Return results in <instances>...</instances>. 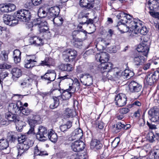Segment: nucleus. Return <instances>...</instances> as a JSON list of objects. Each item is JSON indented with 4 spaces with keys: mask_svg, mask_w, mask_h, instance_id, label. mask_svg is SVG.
<instances>
[{
    "mask_svg": "<svg viewBox=\"0 0 159 159\" xmlns=\"http://www.w3.org/2000/svg\"><path fill=\"white\" fill-rule=\"evenodd\" d=\"M96 60L99 61L100 63L98 65V68H101L103 70L104 68H107L108 69H111L113 66V64L110 62H107L108 61L109 57L108 54L105 52H102L97 53L95 56Z\"/></svg>",
    "mask_w": 159,
    "mask_h": 159,
    "instance_id": "obj_1",
    "label": "nucleus"
},
{
    "mask_svg": "<svg viewBox=\"0 0 159 159\" xmlns=\"http://www.w3.org/2000/svg\"><path fill=\"white\" fill-rule=\"evenodd\" d=\"M19 143L18 145V155L21 156L25 152L33 143L32 141L25 139V136L21 135L17 138Z\"/></svg>",
    "mask_w": 159,
    "mask_h": 159,
    "instance_id": "obj_2",
    "label": "nucleus"
},
{
    "mask_svg": "<svg viewBox=\"0 0 159 159\" xmlns=\"http://www.w3.org/2000/svg\"><path fill=\"white\" fill-rule=\"evenodd\" d=\"M77 55V51L72 48H69L63 52L64 60L66 62H71L75 58Z\"/></svg>",
    "mask_w": 159,
    "mask_h": 159,
    "instance_id": "obj_3",
    "label": "nucleus"
},
{
    "mask_svg": "<svg viewBox=\"0 0 159 159\" xmlns=\"http://www.w3.org/2000/svg\"><path fill=\"white\" fill-rule=\"evenodd\" d=\"M14 15L16 19H18L20 21L25 22L28 21L31 17L30 11L25 9L18 10Z\"/></svg>",
    "mask_w": 159,
    "mask_h": 159,
    "instance_id": "obj_4",
    "label": "nucleus"
},
{
    "mask_svg": "<svg viewBox=\"0 0 159 159\" xmlns=\"http://www.w3.org/2000/svg\"><path fill=\"white\" fill-rule=\"evenodd\" d=\"M48 134L47 128L42 125L39 126L36 135L37 139L40 141H44L47 139Z\"/></svg>",
    "mask_w": 159,
    "mask_h": 159,
    "instance_id": "obj_5",
    "label": "nucleus"
},
{
    "mask_svg": "<svg viewBox=\"0 0 159 159\" xmlns=\"http://www.w3.org/2000/svg\"><path fill=\"white\" fill-rule=\"evenodd\" d=\"M159 109L156 107L150 109L148 111L149 117L152 122H156L159 124Z\"/></svg>",
    "mask_w": 159,
    "mask_h": 159,
    "instance_id": "obj_6",
    "label": "nucleus"
},
{
    "mask_svg": "<svg viewBox=\"0 0 159 159\" xmlns=\"http://www.w3.org/2000/svg\"><path fill=\"white\" fill-rule=\"evenodd\" d=\"M131 21H134V23L132 24L131 23H129V26L130 30V33H131L133 35L134 34H137L139 32V29L140 26H141L142 24L140 20H133Z\"/></svg>",
    "mask_w": 159,
    "mask_h": 159,
    "instance_id": "obj_7",
    "label": "nucleus"
},
{
    "mask_svg": "<svg viewBox=\"0 0 159 159\" xmlns=\"http://www.w3.org/2000/svg\"><path fill=\"white\" fill-rule=\"evenodd\" d=\"M129 90L131 93H138L139 94L138 97L140 95L139 93L141 90L142 86L141 85L134 81H131L129 84Z\"/></svg>",
    "mask_w": 159,
    "mask_h": 159,
    "instance_id": "obj_8",
    "label": "nucleus"
},
{
    "mask_svg": "<svg viewBox=\"0 0 159 159\" xmlns=\"http://www.w3.org/2000/svg\"><path fill=\"white\" fill-rule=\"evenodd\" d=\"M3 22L6 25L11 26L16 25L18 22V20L13 16L6 15L3 17Z\"/></svg>",
    "mask_w": 159,
    "mask_h": 159,
    "instance_id": "obj_9",
    "label": "nucleus"
},
{
    "mask_svg": "<svg viewBox=\"0 0 159 159\" xmlns=\"http://www.w3.org/2000/svg\"><path fill=\"white\" fill-rule=\"evenodd\" d=\"M127 98L126 95L123 93H119L115 98V103L119 107L125 105L126 103Z\"/></svg>",
    "mask_w": 159,
    "mask_h": 159,
    "instance_id": "obj_10",
    "label": "nucleus"
},
{
    "mask_svg": "<svg viewBox=\"0 0 159 159\" xmlns=\"http://www.w3.org/2000/svg\"><path fill=\"white\" fill-rule=\"evenodd\" d=\"M85 147L84 142L80 140H76L72 143L71 149L75 152H79L82 150Z\"/></svg>",
    "mask_w": 159,
    "mask_h": 159,
    "instance_id": "obj_11",
    "label": "nucleus"
},
{
    "mask_svg": "<svg viewBox=\"0 0 159 159\" xmlns=\"http://www.w3.org/2000/svg\"><path fill=\"white\" fill-rule=\"evenodd\" d=\"M81 82L86 86H89L93 84L92 76L88 73H85L82 75Z\"/></svg>",
    "mask_w": 159,
    "mask_h": 159,
    "instance_id": "obj_12",
    "label": "nucleus"
},
{
    "mask_svg": "<svg viewBox=\"0 0 159 159\" xmlns=\"http://www.w3.org/2000/svg\"><path fill=\"white\" fill-rule=\"evenodd\" d=\"M72 85H70V89H66L69 91H71V92H69L68 93L70 94L69 97L70 98L71 96L72 93H74L75 91H77L80 88V84L77 79H75L73 81Z\"/></svg>",
    "mask_w": 159,
    "mask_h": 159,
    "instance_id": "obj_13",
    "label": "nucleus"
},
{
    "mask_svg": "<svg viewBox=\"0 0 159 159\" xmlns=\"http://www.w3.org/2000/svg\"><path fill=\"white\" fill-rule=\"evenodd\" d=\"M133 62L134 64L137 66H139L142 65L145 61V58L143 56L139 53L134 54L133 56Z\"/></svg>",
    "mask_w": 159,
    "mask_h": 159,
    "instance_id": "obj_14",
    "label": "nucleus"
},
{
    "mask_svg": "<svg viewBox=\"0 0 159 159\" xmlns=\"http://www.w3.org/2000/svg\"><path fill=\"white\" fill-rule=\"evenodd\" d=\"M56 73L53 70H48L43 76H41V78L51 81H53L56 78Z\"/></svg>",
    "mask_w": 159,
    "mask_h": 159,
    "instance_id": "obj_15",
    "label": "nucleus"
},
{
    "mask_svg": "<svg viewBox=\"0 0 159 159\" xmlns=\"http://www.w3.org/2000/svg\"><path fill=\"white\" fill-rule=\"evenodd\" d=\"M22 103L20 101H18L16 103H11L9 105L8 109L11 112L16 113L20 110V106H19V105L22 106Z\"/></svg>",
    "mask_w": 159,
    "mask_h": 159,
    "instance_id": "obj_16",
    "label": "nucleus"
},
{
    "mask_svg": "<svg viewBox=\"0 0 159 159\" xmlns=\"http://www.w3.org/2000/svg\"><path fill=\"white\" fill-rule=\"evenodd\" d=\"M137 50L139 52L142 53L144 56H147L149 51V46L144 43L140 44L138 46Z\"/></svg>",
    "mask_w": 159,
    "mask_h": 159,
    "instance_id": "obj_17",
    "label": "nucleus"
},
{
    "mask_svg": "<svg viewBox=\"0 0 159 159\" xmlns=\"http://www.w3.org/2000/svg\"><path fill=\"white\" fill-rule=\"evenodd\" d=\"M159 6V3L156 0H149L148 4L146 5L145 9H148L149 11H154V8H156Z\"/></svg>",
    "mask_w": 159,
    "mask_h": 159,
    "instance_id": "obj_18",
    "label": "nucleus"
},
{
    "mask_svg": "<svg viewBox=\"0 0 159 159\" xmlns=\"http://www.w3.org/2000/svg\"><path fill=\"white\" fill-rule=\"evenodd\" d=\"M30 56L27 55L24 60V67L27 68H30L34 67L35 65V62L37 61L34 59L29 58Z\"/></svg>",
    "mask_w": 159,
    "mask_h": 159,
    "instance_id": "obj_19",
    "label": "nucleus"
},
{
    "mask_svg": "<svg viewBox=\"0 0 159 159\" xmlns=\"http://www.w3.org/2000/svg\"><path fill=\"white\" fill-rule=\"evenodd\" d=\"M60 10L58 7H52L48 10V16L53 18L57 16L60 12Z\"/></svg>",
    "mask_w": 159,
    "mask_h": 159,
    "instance_id": "obj_20",
    "label": "nucleus"
},
{
    "mask_svg": "<svg viewBox=\"0 0 159 159\" xmlns=\"http://www.w3.org/2000/svg\"><path fill=\"white\" fill-rule=\"evenodd\" d=\"M94 0H80V5L81 7L90 9L93 7V3Z\"/></svg>",
    "mask_w": 159,
    "mask_h": 159,
    "instance_id": "obj_21",
    "label": "nucleus"
},
{
    "mask_svg": "<svg viewBox=\"0 0 159 159\" xmlns=\"http://www.w3.org/2000/svg\"><path fill=\"white\" fill-rule=\"evenodd\" d=\"M30 41L31 44L35 45H40L43 44V39L36 36L31 37Z\"/></svg>",
    "mask_w": 159,
    "mask_h": 159,
    "instance_id": "obj_22",
    "label": "nucleus"
},
{
    "mask_svg": "<svg viewBox=\"0 0 159 159\" xmlns=\"http://www.w3.org/2000/svg\"><path fill=\"white\" fill-rule=\"evenodd\" d=\"M120 77L122 76L124 78L129 79L133 76L134 74L133 71L128 70H125L123 71H120L119 73Z\"/></svg>",
    "mask_w": 159,
    "mask_h": 159,
    "instance_id": "obj_23",
    "label": "nucleus"
},
{
    "mask_svg": "<svg viewBox=\"0 0 159 159\" xmlns=\"http://www.w3.org/2000/svg\"><path fill=\"white\" fill-rule=\"evenodd\" d=\"M102 144L100 143V141L96 139H94L91 141L90 143V148L91 149L95 148L97 149H100L102 147Z\"/></svg>",
    "mask_w": 159,
    "mask_h": 159,
    "instance_id": "obj_24",
    "label": "nucleus"
},
{
    "mask_svg": "<svg viewBox=\"0 0 159 159\" xmlns=\"http://www.w3.org/2000/svg\"><path fill=\"white\" fill-rule=\"evenodd\" d=\"M11 113V112H7L5 114V117L8 121H12L14 122L18 121V117L16 115Z\"/></svg>",
    "mask_w": 159,
    "mask_h": 159,
    "instance_id": "obj_25",
    "label": "nucleus"
},
{
    "mask_svg": "<svg viewBox=\"0 0 159 159\" xmlns=\"http://www.w3.org/2000/svg\"><path fill=\"white\" fill-rule=\"evenodd\" d=\"M59 69L62 70L67 71H71L73 68L72 65L70 64H61L58 66Z\"/></svg>",
    "mask_w": 159,
    "mask_h": 159,
    "instance_id": "obj_26",
    "label": "nucleus"
},
{
    "mask_svg": "<svg viewBox=\"0 0 159 159\" xmlns=\"http://www.w3.org/2000/svg\"><path fill=\"white\" fill-rule=\"evenodd\" d=\"M17 134L15 132H10L7 134V140L9 142H14L17 139Z\"/></svg>",
    "mask_w": 159,
    "mask_h": 159,
    "instance_id": "obj_27",
    "label": "nucleus"
},
{
    "mask_svg": "<svg viewBox=\"0 0 159 159\" xmlns=\"http://www.w3.org/2000/svg\"><path fill=\"white\" fill-rule=\"evenodd\" d=\"M118 17H123L125 19L126 21V23L128 24L129 23H131L132 24L134 23V21H131L133 19V17L129 14H127L123 12H121L120 16H118Z\"/></svg>",
    "mask_w": 159,
    "mask_h": 159,
    "instance_id": "obj_28",
    "label": "nucleus"
},
{
    "mask_svg": "<svg viewBox=\"0 0 159 159\" xmlns=\"http://www.w3.org/2000/svg\"><path fill=\"white\" fill-rule=\"evenodd\" d=\"M116 27L121 33H125L128 32L130 33V29L129 26H127L125 24H117Z\"/></svg>",
    "mask_w": 159,
    "mask_h": 159,
    "instance_id": "obj_29",
    "label": "nucleus"
},
{
    "mask_svg": "<svg viewBox=\"0 0 159 159\" xmlns=\"http://www.w3.org/2000/svg\"><path fill=\"white\" fill-rule=\"evenodd\" d=\"M49 140L52 142H56L57 139V134L54 133L52 129L48 130V133L47 135Z\"/></svg>",
    "mask_w": 159,
    "mask_h": 159,
    "instance_id": "obj_30",
    "label": "nucleus"
},
{
    "mask_svg": "<svg viewBox=\"0 0 159 159\" xmlns=\"http://www.w3.org/2000/svg\"><path fill=\"white\" fill-rule=\"evenodd\" d=\"M28 121L30 128L27 132V134H34V128L36 124L37 123V121L36 120L32 119L29 120Z\"/></svg>",
    "mask_w": 159,
    "mask_h": 159,
    "instance_id": "obj_31",
    "label": "nucleus"
},
{
    "mask_svg": "<svg viewBox=\"0 0 159 159\" xmlns=\"http://www.w3.org/2000/svg\"><path fill=\"white\" fill-rule=\"evenodd\" d=\"M61 98V97H54L53 100L51 103L50 105V107L51 108L53 109L57 107L59 104V98Z\"/></svg>",
    "mask_w": 159,
    "mask_h": 159,
    "instance_id": "obj_32",
    "label": "nucleus"
},
{
    "mask_svg": "<svg viewBox=\"0 0 159 159\" xmlns=\"http://www.w3.org/2000/svg\"><path fill=\"white\" fill-rule=\"evenodd\" d=\"M75 115V111L69 108L66 109L64 113V116L66 118L73 117Z\"/></svg>",
    "mask_w": 159,
    "mask_h": 159,
    "instance_id": "obj_33",
    "label": "nucleus"
},
{
    "mask_svg": "<svg viewBox=\"0 0 159 159\" xmlns=\"http://www.w3.org/2000/svg\"><path fill=\"white\" fill-rule=\"evenodd\" d=\"M9 146L8 142L7 139H4L0 140V149L3 150L6 149Z\"/></svg>",
    "mask_w": 159,
    "mask_h": 159,
    "instance_id": "obj_34",
    "label": "nucleus"
},
{
    "mask_svg": "<svg viewBox=\"0 0 159 159\" xmlns=\"http://www.w3.org/2000/svg\"><path fill=\"white\" fill-rule=\"evenodd\" d=\"M11 73L13 76L16 78H18L21 75V70L17 68L12 69Z\"/></svg>",
    "mask_w": 159,
    "mask_h": 159,
    "instance_id": "obj_35",
    "label": "nucleus"
},
{
    "mask_svg": "<svg viewBox=\"0 0 159 159\" xmlns=\"http://www.w3.org/2000/svg\"><path fill=\"white\" fill-rule=\"evenodd\" d=\"M72 135L77 139H80L83 136L82 130L80 128L76 129L73 133Z\"/></svg>",
    "mask_w": 159,
    "mask_h": 159,
    "instance_id": "obj_36",
    "label": "nucleus"
},
{
    "mask_svg": "<svg viewBox=\"0 0 159 159\" xmlns=\"http://www.w3.org/2000/svg\"><path fill=\"white\" fill-rule=\"evenodd\" d=\"M112 66L111 69L110 70L109 73L110 75H113L114 76L119 78L120 77L119 73H120V71L117 68H115L113 69H112Z\"/></svg>",
    "mask_w": 159,
    "mask_h": 159,
    "instance_id": "obj_37",
    "label": "nucleus"
},
{
    "mask_svg": "<svg viewBox=\"0 0 159 159\" xmlns=\"http://www.w3.org/2000/svg\"><path fill=\"white\" fill-rule=\"evenodd\" d=\"M145 80L147 84L150 85H152L156 81L154 79V78L149 74L147 75L146 77Z\"/></svg>",
    "mask_w": 159,
    "mask_h": 159,
    "instance_id": "obj_38",
    "label": "nucleus"
},
{
    "mask_svg": "<svg viewBox=\"0 0 159 159\" xmlns=\"http://www.w3.org/2000/svg\"><path fill=\"white\" fill-rule=\"evenodd\" d=\"M54 24H56L58 25H61L63 22V19L60 16H56L53 18L52 19Z\"/></svg>",
    "mask_w": 159,
    "mask_h": 159,
    "instance_id": "obj_39",
    "label": "nucleus"
},
{
    "mask_svg": "<svg viewBox=\"0 0 159 159\" xmlns=\"http://www.w3.org/2000/svg\"><path fill=\"white\" fill-rule=\"evenodd\" d=\"M107 69L105 68H104V69H103V70H101V68H98V70H100L102 74V76L104 78H107L109 77V72L110 70L111 69H111H108L107 68Z\"/></svg>",
    "mask_w": 159,
    "mask_h": 159,
    "instance_id": "obj_40",
    "label": "nucleus"
},
{
    "mask_svg": "<svg viewBox=\"0 0 159 159\" xmlns=\"http://www.w3.org/2000/svg\"><path fill=\"white\" fill-rule=\"evenodd\" d=\"M38 15L41 18L45 17L48 16V12H46L43 8H40L38 11Z\"/></svg>",
    "mask_w": 159,
    "mask_h": 159,
    "instance_id": "obj_41",
    "label": "nucleus"
},
{
    "mask_svg": "<svg viewBox=\"0 0 159 159\" xmlns=\"http://www.w3.org/2000/svg\"><path fill=\"white\" fill-rule=\"evenodd\" d=\"M86 33V31L83 29H82L81 30H75L72 33V36L74 39H75L74 37L76 36L77 35H79L83 34L85 36Z\"/></svg>",
    "mask_w": 159,
    "mask_h": 159,
    "instance_id": "obj_42",
    "label": "nucleus"
},
{
    "mask_svg": "<svg viewBox=\"0 0 159 159\" xmlns=\"http://www.w3.org/2000/svg\"><path fill=\"white\" fill-rule=\"evenodd\" d=\"M37 24L38 25V27L39 28L47 26V23L44 20H41V19L38 18L36 19Z\"/></svg>",
    "mask_w": 159,
    "mask_h": 159,
    "instance_id": "obj_43",
    "label": "nucleus"
},
{
    "mask_svg": "<svg viewBox=\"0 0 159 159\" xmlns=\"http://www.w3.org/2000/svg\"><path fill=\"white\" fill-rule=\"evenodd\" d=\"M34 154L35 156H42L46 154L45 152L40 151L38 148L37 146H36L34 148Z\"/></svg>",
    "mask_w": 159,
    "mask_h": 159,
    "instance_id": "obj_44",
    "label": "nucleus"
},
{
    "mask_svg": "<svg viewBox=\"0 0 159 159\" xmlns=\"http://www.w3.org/2000/svg\"><path fill=\"white\" fill-rule=\"evenodd\" d=\"M15 123L16 125V129L20 131L23 127L24 123L22 121L19 120V117H18V121H17L16 122H15Z\"/></svg>",
    "mask_w": 159,
    "mask_h": 159,
    "instance_id": "obj_45",
    "label": "nucleus"
},
{
    "mask_svg": "<svg viewBox=\"0 0 159 159\" xmlns=\"http://www.w3.org/2000/svg\"><path fill=\"white\" fill-rule=\"evenodd\" d=\"M22 113L26 116L29 115L31 112V111L28 108H25L22 106H20V110Z\"/></svg>",
    "mask_w": 159,
    "mask_h": 159,
    "instance_id": "obj_46",
    "label": "nucleus"
},
{
    "mask_svg": "<svg viewBox=\"0 0 159 159\" xmlns=\"http://www.w3.org/2000/svg\"><path fill=\"white\" fill-rule=\"evenodd\" d=\"M8 8L7 5L4 4H0V11L4 13L8 12Z\"/></svg>",
    "mask_w": 159,
    "mask_h": 159,
    "instance_id": "obj_47",
    "label": "nucleus"
},
{
    "mask_svg": "<svg viewBox=\"0 0 159 159\" xmlns=\"http://www.w3.org/2000/svg\"><path fill=\"white\" fill-rule=\"evenodd\" d=\"M83 39H75V42L74 43V46L77 48H79L82 45V42Z\"/></svg>",
    "mask_w": 159,
    "mask_h": 159,
    "instance_id": "obj_48",
    "label": "nucleus"
},
{
    "mask_svg": "<svg viewBox=\"0 0 159 159\" xmlns=\"http://www.w3.org/2000/svg\"><path fill=\"white\" fill-rule=\"evenodd\" d=\"M148 32L147 28L145 26H143L141 28L139 29V32L138 33H140L141 34L143 35H146Z\"/></svg>",
    "mask_w": 159,
    "mask_h": 159,
    "instance_id": "obj_49",
    "label": "nucleus"
},
{
    "mask_svg": "<svg viewBox=\"0 0 159 159\" xmlns=\"http://www.w3.org/2000/svg\"><path fill=\"white\" fill-rule=\"evenodd\" d=\"M120 12L116 16V17L118 19L120 20V21H118L117 22V24H125L126 23V21L125 19L123 18V17H118V16H120Z\"/></svg>",
    "mask_w": 159,
    "mask_h": 159,
    "instance_id": "obj_50",
    "label": "nucleus"
},
{
    "mask_svg": "<svg viewBox=\"0 0 159 159\" xmlns=\"http://www.w3.org/2000/svg\"><path fill=\"white\" fill-rule=\"evenodd\" d=\"M50 64V60L49 58H47L43 61H42L40 63V65L42 66H49Z\"/></svg>",
    "mask_w": 159,
    "mask_h": 159,
    "instance_id": "obj_51",
    "label": "nucleus"
},
{
    "mask_svg": "<svg viewBox=\"0 0 159 159\" xmlns=\"http://www.w3.org/2000/svg\"><path fill=\"white\" fill-rule=\"evenodd\" d=\"M95 126L96 127H98L99 129H102L104 127V125L102 122L97 121L95 122Z\"/></svg>",
    "mask_w": 159,
    "mask_h": 159,
    "instance_id": "obj_52",
    "label": "nucleus"
},
{
    "mask_svg": "<svg viewBox=\"0 0 159 159\" xmlns=\"http://www.w3.org/2000/svg\"><path fill=\"white\" fill-rule=\"evenodd\" d=\"M148 12L152 17L159 19V12H155L154 11H149Z\"/></svg>",
    "mask_w": 159,
    "mask_h": 159,
    "instance_id": "obj_53",
    "label": "nucleus"
},
{
    "mask_svg": "<svg viewBox=\"0 0 159 159\" xmlns=\"http://www.w3.org/2000/svg\"><path fill=\"white\" fill-rule=\"evenodd\" d=\"M153 78H154L155 80L157 81L159 78V71L157 70L155 71L153 74L151 75Z\"/></svg>",
    "mask_w": 159,
    "mask_h": 159,
    "instance_id": "obj_54",
    "label": "nucleus"
},
{
    "mask_svg": "<svg viewBox=\"0 0 159 159\" xmlns=\"http://www.w3.org/2000/svg\"><path fill=\"white\" fill-rule=\"evenodd\" d=\"M157 124V125H155V124H152V123H149L147 121V125L149 127V128L151 129H157V126H158L159 125V124H158L157 123L155 122Z\"/></svg>",
    "mask_w": 159,
    "mask_h": 159,
    "instance_id": "obj_55",
    "label": "nucleus"
},
{
    "mask_svg": "<svg viewBox=\"0 0 159 159\" xmlns=\"http://www.w3.org/2000/svg\"><path fill=\"white\" fill-rule=\"evenodd\" d=\"M148 137L149 141L152 143L154 141V139L156 137V135L155 136L152 133H151L148 134Z\"/></svg>",
    "mask_w": 159,
    "mask_h": 159,
    "instance_id": "obj_56",
    "label": "nucleus"
},
{
    "mask_svg": "<svg viewBox=\"0 0 159 159\" xmlns=\"http://www.w3.org/2000/svg\"><path fill=\"white\" fill-rule=\"evenodd\" d=\"M8 12L14 11L16 9V6L13 4H9L7 5Z\"/></svg>",
    "mask_w": 159,
    "mask_h": 159,
    "instance_id": "obj_57",
    "label": "nucleus"
},
{
    "mask_svg": "<svg viewBox=\"0 0 159 159\" xmlns=\"http://www.w3.org/2000/svg\"><path fill=\"white\" fill-rule=\"evenodd\" d=\"M129 110L128 108H122L119 110L120 113L122 114H125L128 113Z\"/></svg>",
    "mask_w": 159,
    "mask_h": 159,
    "instance_id": "obj_58",
    "label": "nucleus"
},
{
    "mask_svg": "<svg viewBox=\"0 0 159 159\" xmlns=\"http://www.w3.org/2000/svg\"><path fill=\"white\" fill-rule=\"evenodd\" d=\"M8 75V73L6 71H2L0 73V79L3 80Z\"/></svg>",
    "mask_w": 159,
    "mask_h": 159,
    "instance_id": "obj_59",
    "label": "nucleus"
},
{
    "mask_svg": "<svg viewBox=\"0 0 159 159\" xmlns=\"http://www.w3.org/2000/svg\"><path fill=\"white\" fill-rule=\"evenodd\" d=\"M120 142L119 139L118 138H116L113 141L112 143V145L114 147H116L118 144Z\"/></svg>",
    "mask_w": 159,
    "mask_h": 159,
    "instance_id": "obj_60",
    "label": "nucleus"
},
{
    "mask_svg": "<svg viewBox=\"0 0 159 159\" xmlns=\"http://www.w3.org/2000/svg\"><path fill=\"white\" fill-rule=\"evenodd\" d=\"M120 142L119 139L118 138H116L113 141L112 143V145L114 147H116L118 144Z\"/></svg>",
    "mask_w": 159,
    "mask_h": 159,
    "instance_id": "obj_61",
    "label": "nucleus"
},
{
    "mask_svg": "<svg viewBox=\"0 0 159 159\" xmlns=\"http://www.w3.org/2000/svg\"><path fill=\"white\" fill-rule=\"evenodd\" d=\"M120 142L119 139L118 138H116L113 141L112 143V145L114 147H116L118 144Z\"/></svg>",
    "mask_w": 159,
    "mask_h": 159,
    "instance_id": "obj_62",
    "label": "nucleus"
},
{
    "mask_svg": "<svg viewBox=\"0 0 159 159\" xmlns=\"http://www.w3.org/2000/svg\"><path fill=\"white\" fill-rule=\"evenodd\" d=\"M14 57H21V53L19 50L16 49L13 52Z\"/></svg>",
    "mask_w": 159,
    "mask_h": 159,
    "instance_id": "obj_63",
    "label": "nucleus"
},
{
    "mask_svg": "<svg viewBox=\"0 0 159 159\" xmlns=\"http://www.w3.org/2000/svg\"><path fill=\"white\" fill-rule=\"evenodd\" d=\"M153 155L155 159H159V149H157L155 150Z\"/></svg>",
    "mask_w": 159,
    "mask_h": 159,
    "instance_id": "obj_64",
    "label": "nucleus"
}]
</instances>
